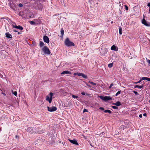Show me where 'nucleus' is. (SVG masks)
Returning a JSON list of instances; mask_svg holds the SVG:
<instances>
[{
	"label": "nucleus",
	"instance_id": "obj_15",
	"mask_svg": "<svg viewBox=\"0 0 150 150\" xmlns=\"http://www.w3.org/2000/svg\"><path fill=\"white\" fill-rule=\"evenodd\" d=\"M46 100L48 101L50 103H51L52 102V99L50 98L49 96H46Z\"/></svg>",
	"mask_w": 150,
	"mask_h": 150
},
{
	"label": "nucleus",
	"instance_id": "obj_24",
	"mask_svg": "<svg viewBox=\"0 0 150 150\" xmlns=\"http://www.w3.org/2000/svg\"><path fill=\"white\" fill-rule=\"evenodd\" d=\"M29 23L33 25H35V22L32 21H30Z\"/></svg>",
	"mask_w": 150,
	"mask_h": 150
},
{
	"label": "nucleus",
	"instance_id": "obj_34",
	"mask_svg": "<svg viewBox=\"0 0 150 150\" xmlns=\"http://www.w3.org/2000/svg\"><path fill=\"white\" fill-rule=\"evenodd\" d=\"M133 92L135 94V95H138V93L137 92L133 91Z\"/></svg>",
	"mask_w": 150,
	"mask_h": 150
},
{
	"label": "nucleus",
	"instance_id": "obj_48",
	"mask_svg": "<svg viewBox=\"0 0 150 150\" xmlns=\"http://www.w3.org/2000/svg\"><path fill=\"white\" fill-rule=\"evenodd\" d=\"M40 7L41 9L42 8V5H40Z\"/></svg>",
	"mask_w": 150,
	"mask_h": 150
},
{
	"label": "nucleus",
	"instance_id": "obj_26",
	"mask_svg": "<svg viewBox=\"0 0 150 150\" xmlns=\"http://www.w3.org/2000/svg\"><path fill=\"white\" fill-rule=\"evenodd\" d=\"M12 93L15 96H17V92L16 91H12Z\"/></svg>",
	"mask_w": 150,
	"mask_h": 150
},
{
	"label": "nucleus",
	"instance_id": "obj_37",
	"mask_svg": "<svg viewBox=\"0 0 150 150\" xmlns=\"http://www.w3.org/2000/svg\"><path fill=\"white\" fill-rule=\"evenodd\" d=\"M85 93L84 92H82L81 93V94L82 95H85Z\"/></svg>",
	"mask_w": 150,
	"mask_h": 150
},
{
	"label": "nucleus",
	"instance_id": "obj_14",
	"mask_svg": "<svg viewBox=\"0 0 150 150\" xmlns=\"http://www.w3.org/2000/svg\"><path fill=\"white\" fill-rule=\"evenodd\" d=\"M13 27L14 28H16L18 29L21 30H22L23 29V28L21 25H18V26L13 25Z\"/></svg>",
	"mask_w": 150,
	"mask_h": 150
},
{
	"label": "nucleus",
	"instance_id": "obj_51",
	"mask_svg": "<svg viewBox=\"0 0 150 150\" xmlns=\"http://www.w3.org/2000/svg\"><path fill=\"white\" fill-rule=\"evenodd\" d=\"M13 31L14 32H18V31L16 30H13Z\"/></svg>",
	"mask_w": 150,
	"mask_h": 150
},
{
	"label": "nucleus",
	"instance_id": "obj_2",
	"mask_svg": "<svg viewBox=\"0 0 150 150\" xmlns=\"http://www.w3.org/2000/svg\"><path fill=\"white\" fill-rule=\"evenodd\" d=\"M45 54H49L50 53V51L47 46H44L42 50Z\"/></svg>",
	"mask_w": 150,
	"mask_h": 150
},
{
	"label": "nucleus",
	"instance_id": "obj_59",
	"mask_svg": "<svg viewBox=\"0 0 150 150\" xmlns=\"http://www.w3.org/2000/svg\"><path fill=\"white\" fill-rule=\"evenodd\" d=\"M149 96H150V95H149Z\"/></svg>",
	"mask_w": 150,
	"mask_h": 150
},
{
	"label": "nucleus",
	"instance_id": "obj_39",
	"mask_svg": "<svg viewBox=\"0 0 150 150\" xmlns=\"http://www.w3.org/2000/svg\"><path fill=\"white\" fill-rule=\"evenodd\" d=\"M143 115L144 116H146L147 115L146 113H144V114H143Z\"/></svg>",
	"mask_w": 150,
	"mask_h": 150
},
{
	"label": "nucleus",
	"instance_id": "obj_44",
	"mask_svg": "<svg viewBox=\"0 0 150 150\" xmlns=\"http://www.w3.org/2000/svg\"><path fill=\"white\" fill-rule=\"evenodd\" d=\"M147 61L150 65V60H148Z\"/></svg>",
	"mask_w": 150,
	"mask_h": 150
},
{
	"label": "nucleus",
	"instance_id": "obj_10",
	"mask_svg": "<svg viewBox=\"0 0 150 150\" xmlns=\"http://www.w3.org/2000/svg\"><path fill=\"white\" fill-rule=\"evenodd\" d=\"M101 50H102L103 51H101L100 52L103 55H105L107 53L108 50L106 48H101Z\"/></svg>",
	"mask_w": 150,
	"mask_h": 150
},
{
	"label": "nucleus",
	"instance_id": "obj_17",
	"mask_svg": "<svg viewBox=\"0 0 150 150\" xmlns=\"http://www.w3.org/2000/svg\"><path fill=\"white\" fill-rule=\"evenodd\" d=\"M71 72L68 71H63L61 73V74H71Z\"/></svg>",
	"mask_w": 150,
	"mask_h": 150
},
{
	"label": "nucleus",
	"instance_id": "obj_18",
	"mask_svg": "<svg viewBox=\"0 0 150 150\" xmlns=\"http://www.w3.org/2000/svg\"><path fill=\"white\" fill-rule=\"evenodd\" d=\"M144 85L143 84H142L141 86H139V85H136L134 86V88H138L139 89H141L144 87Z\"/></svg>",
	"mask_w": 150,
	"mask_h": 150
},
{
	"label": "nucleus",
	"instance_id": "obj_49",
	"mask_svg": "<svg viewBox=\"0 0 150 150\" xmlns=\"http://www.w3.org/2000/svg\"><path fill=\"white\" fill-rule=\"evenodd\" d=\"M16 138L17 139V138H19V137H18V136H17V135H16Z\"/></svg>",
	"mask_w": 150,
	"mask_h": 150
},
{
	"label": "nucleus",
	"instance_id": "obj_56",
	"mask_svg": "<svg viewBox=\"0 0 150 150\" xmlns=\"http://www.w3.org/2000/svg\"><path fill=\"white\" fill-rule=\"evenodd\" d=\"M29 18H31V16H29Z\"/></svg>",
	"mask_w": 150,
	"mask_h": 150
},
{
	"label": "nucleus",
	"instance_id": "obj_35",
	"mask_svg": "<svg viewBox=\"0 0 150 150\" xmlns=\"http://www.w3.org/2000/svg\"><path fill=\"white\" fill-rule=\"evenodd\" d=\"M88 112V111L87 109H84L83 111V113L85 112Z\"/></svg>",
	"mask_w": 150,
	"mask_h": 150
},
{
	"label": "nucleus",
	"instance_id": "obj_40",
	"mask_svg": "<svg viewBox=\"0 0 150 150\" xmlns=\"http://www.w3.org/2000/svg\"><path fill=\"white\" fill-rule=\"evenodd\" d=\"M118 94H119L121 93V91H119L117 93Z\"/></svg>",
	"mask_w": 150,
	"mask_h": 150
},
{
	"label": "nucleus",
	"instance_id": "obj_16",
	"mask_svg": "<svg viewBox=\"0 0 150 150\" xmlns=\"http://www.w3.org/2000/svg\"><path fill=\"white\" fill-rule=\"evenodd\" d=\"M112 104L117 106H119L121 105L120 102L119 101H117L115 103H113Z\"/></svg>",
	"mask_w": 150,
	"mask_h": 150
},
{
	"label": "nucleus",
	"instance_id": "obj_43",
	"mask_svg": "<svg viewBox=\"0 0 150 150\" xmlns=\"http://www.w3.org/2000/svg\"><path fill=\"white\" fill-rule=\"evenodd\" d=\"M147 6L149 7H150V2L148 4Z\"/></svg>",
	"mask_w": 150,
	"mask_h": 150
},
{
	"label": "nucleus",
	"instance_id": "obj_29",
	"mask_svg": "<svg viewBox=\"0 0 150 150\" xmlns=\"http://www.w3.org/2000/svg\"><path fill=\"white\" fill-rule=\"evenodd\" d=\"M49 94L50 96V98H51V99H52V96L53 95V93L50 92V93Z\"/></svg>",
	"mask_w": 150,
	"mask_h": 150
},
{
	"label": "nucleus",
	"instance_id": "obj_23",
	"mask_svg": "<svg viewBox=\"0 0 150 150\" xmlns=\"http://www.w3.org/2000/svg\"><path fill=\"white\" fill-rule=\"evenodd\" d=\"M44 45V43L42 41H40V47H42Z\"/></svg>",
	"mask_w": 150,
	"mask_h": 150
},
{
	"label": "nucleus",
	"instance_id": "obj_1",
	"mask_svg": "<svg viewBox=\"0 0 150 150\" xmlns=\"http://www.w3.org/2000/svg\"><path fill=\"white\" fill-rule=\"evenodd\" d=\"M64 44L66 46L68 47L74 46L75 45L74 43L70 41L68 38H66L65 40Z\"/></svg>",
	"mask_w": 150,
	"mask_h": 150
},
{
	"label": "nucleus",
	"instance_id": "obj_12",
	"mask_svg": "<svg viewBox=\"0 0 150 150\" xmlns=\"http://www.w3.org/2000/svg\"><path fill=\"white\" fill-rule=\"evenodd\" d=\"M6 37L7 38H12V36L9 33L7 32L5 34Z\"/></svg>",
	"mask_w": 150,
	"mask_h": 150
},
{
	"label": "nucleus",
	"instance_id": "obj_31",
	"mask_svg": "<svg viewBox=\"0 0 150 150\" xmlns=\"http://www.w3.org/2000/svg\"><path fill=\"white\" fill-rule=\"evenodd\" d=\"M147 77H143L141 79H142V80H147Z\"/></svg>",
	"mask_w": 150,
	"mask_h": 150
},
{
	"label": "nucleus",
	"instance_id": "obj_45",
	"mask_svg": "<svg viewBox=\"0 0 150 150\" xmlns=\"http://www.w3.org/2000/svg\"><path fill=\"white\" fill-rule=\"evenodd\" d=\"M113 85V83H111V84L110 85V86L111 87H112Z\"/></svg>",
	"mask_w": 150,
	"mask_h": 150
},
{
	"label": "nucleus",
	"instance_id": "obj_7",
	"mask_svg": "<svg viewBox=\"0 0 150 150\" xmlns=\"http://www.w3.org/2000/svg\"><path fill=\"white\" fill-rule=\"evenodd\" d=\"M142 23L146 26H150V23H147L144 19L142 20Z\"/></svg>",
	"mask_w": 150,
	"mask_h": 150
},
{
	"label": "nucleus",
	"instance_id": "obj_55",
	"mask_svg": "<svg viewBox=\"0 0 150 150\" xmlns=\"http://www.w3.org/2000/svg\"><path fill=\"white\" fill-rule=\"evenodd\" d=\"M18 34H19L20 33L19 32H18Z\"/></svg>",
	"mask_w": 150,
	"mask_h": 150
},
{
	"label": "nucleus",
	"instance_id": "obj_33",
	"mask_svg": "<svg viewBox=\"0 0 150 150\" xmlns=\"http://www.w3.org/2000/svg\"><path fill=\"white\" fill-rule=\"evenodd\" d=\"M125 9L126 11H127L128 10V6L126 5H125Z\"/></svg>",
	"mask_w": 150,
	"mask_h": 150
},
{
	"label": "nucleus",
	"instance_id": "obj_41",
	"mask_svg": "<svg viewBox=\"0 0 150 150\" xmlns=\"http://www.w3.org/2000/svg\"><path fill=\"white\" fill-rule=\"evenodd\" d=\"M147 80L148 81H150V78H147Z\"/></svg>",
	"mask_w": 150,
	"mask_h": 150
},
{
	"label": "nucleus",
	"instance_id": "obj_21",
	"mask_svg": "<svg viewBox=\"0 0 150 150\" xmlns=\"http://www.w3.org/2000/svg\"><path fill=\"white\" fill-rule=\"evenodd\" d=\"M61 37H62L64 34V30L63 28H62L61 30Z\"/></svg>",
	"mask_w": 150,
	"mask_h": 150
},
{
	"label": "nucleus",
	"instance_id": "obj_13",
	"mask_svg": "<svg viewBox=\"0 0 150 150\" xmlns=\"http://www.w3.org/2000/svg\"><path fill=\"white\" fill-rule=\"evenodd\" d=\"M27 131L30 133H33V127L28 128L27 129Z\"/></svg>",
	"mask_w": 150,
	"mask_h": 150
},
{
	"label": "nucleus",
	"instance_id": "obj_50",
	"mask_svg": "<svg viewBox=\"0 0 150 150\" xmlns=\"http://www.w3.org/2000/svg\"><path fill=\"white\" fill-rule=\"evenodd\" d=\"M118 94L117 93L115 94V96H117Z\"/></svg>",
	"mask_w": 150,
	"mask_h": 150
},
{
	"label": "nucleus",
	"instance_id": "obj_53",
	"mask_svg": "<svg viewBox=\"0 0 150 150\" xmlns=\"http://www.w3.org/2000/svg\"><path fill=\"white\" fill-rule=\"evenodd\" d=\"M111 87H111L110 86L109 87V88L110 89L111 88Z\"/></svg>",
	"mask_w": 150,
	"mask_h": 150
},
{
	"label": "nucleus",
	"instance_id": "obj_25",
	"mask_svg": "<svg viewBox=\"0 0 150 150\" xmlns=\"http://www.w3.org/2000/svg\"><path fill=\"white\" fill-rule=\"evenodd\" d=\"M72 97L74 98H76L78 100V99L79 98L78 96H75L74 95H72Z\"/></svg>",
	"mask_w": 150,
	"mask_h": 150
},
{
	"label": "nucleus",
	"instance_id": "obj_46",
	"mask_svg": "<svg viewBox=\"0 0 150 150\" xmlns=\"http://www.w3.org/2000/svg\"><path fill=\"white\" fill-rule=\"evenodd\" d=\"M86 85L88 86L89 87H91V86L90 85L88 84H86Z\"/></svg>",
	"mask_w": 150,
	"mask_h": 150
},
{
	"label": "nucleus",
	"instance_id": "obj_22",
	"mask_svg": "<svg viewBox=\"0 0 150 150\" xmlns=\"http://www.w3.org/2000/svg\"><path fill=\"white\" fill-rule=\"evenodd\" d=\"M119 33L120 35H121L122 33V29L121 27L119 28Z\"/></svg>",
	"mask_w": 150,
	"mask_h": 150
},
{
	"label": "nucleus",
	"instance_id": "obj_54",
	"mask_svg": "<svg viewBox=\"0 0 150 150\" xmlns=\"http://www.w3.org/2000/svg\"><path fill=\"white\" fill-rule=\"evenodd\" d=\"M104 132H102V134H104Z\"/></svg>",
	"mask_w": 150,
	"mask_h": 150
},
{
	"label": "nucleus",
	"instance_id": "obj_20",
	"mask_svg": "<svg viewBox=\"0 0 150 150\" xmlns=\"http://www.w3.org/2000/svg\"><path fill=\"white\" fill-rule=\"evenodd\" d=\"M95 0H89V2L90 3V4H94V3H95V2H94V1H95Z\"/></svg>",
	"mask_w": 150,
	"mask_h": 150
},
{
	"label": "nucleus",
	"instance_id": "obj_3",
	"mask_svg": "<svg viewBox=\"0 0 150 150\" xmlns=\"http://www.w3.org/2000/svg\"><path fill=\"white\" fill-rule=\"evenodd\" d=\"M99 97L101 100L105 101H107L109 100H111L112 99V98L110 97L106 96H100Z\"/></svg>",
	"mask_w": 150,
	"mask_h": 150
},
{
	"label": "nucleus",
	"instance_id": "obj_28",
	"mask_svg": "<svg viewBox=\"0 0 150 150\" xmlns=\"http://www.w3.org/2000/svg\"><path fill=\"white\" fill-rule=\"evenodd\" d=\"M89 83H91V84L93 85L96 86V83H93L91 81H89Z\"/></svg>",
	"mask_w": 150,
	"mask_h": 150
},
{
	"label": "nucleus",
	"instance_id": "obj_30",
	"mask_svg": "<svg viewBox=\"0 0 150 150\" xmlns=\"http://www.w3.org/2000/svg\"><path fill=\"white\" fill-rule=\"evenodd\" d=\"M112 108H113L114 109H117L118 108L117 107H116V106H112Z\"/></svg>",
	"mask_w": 150,
	"mask_h": 150
},
{
	"label": "nucleus",
	"instance_id": "obj_42",
	"mask_svg": "<svg viewBox=\"0 0 150 150\" xmlns=\"http://www.w3.org/2000/svg\"><path fill=\"white\" fill-rule=\"evenodd\" d=\"M139 117L140 118H142V114H140L139 115Z\"/></svg>",
	"mask_w": 150,
	"mask_h": 150
},
{
	"label": "nucleus",
	"instance_id": "obj_19",
	"mask_svg": "<svg viewBox=\"0 0 150 150\" xmlns=\"http://www.w3.org/2000/svg\"><path fill=\"white\" fill-rule=\"evenodd\" d=\"M104 112L105 113H108L109 114H111L112 112L110 110H106L104 111Z\"/></svg>",
	"mask_w": 150,
	"mask_h": 150
},
{
	"label": "nucleus",
	"instance_id": "obj_8",
	"mask_svg": "<svg viewBox=\"0 0 150 150\" xmlns=\"http://www.w3.org/2000/svg\"><path fill=\"white\" fill-rule=\"evenodd\" d=\"M44 41L47 43L49 42V39L48 37L46 35L44 36L43 38Z\"/></svg>",
	"mask_w": 150,
	"mask_h": 150
},
{
	"label": "nucleus",
	"instance_id": "obj_4",
	"mask_svg": "<svg viewBox=\"0 0 150 150\" xmlns=\"http://www.w3.org/2000/svg\"><path fill=\"white\" fill-rule=\"evenodd\" d=\"M33 127V133H38L39 134L43 133V130H41V131H38L39 128L38 127Z\"/></svg>",
	"mask_w": 150,
	"mask_h": 150
},
{
	"label": "nucleus",
	"instance_id": "obj_11",
	"mask_svg": "<svg viewBox=\"0 0 150 150\" xmlns=\"http://www.w3.org/2000/svg\"><path fill=\"white\" fill-rule=\"evenodd\" d=\"M111 49L112 50L117 51H118V48L117 47H116L115 45H113L111 47Z\"/></svg>",
	"mask_w": 150,
	"mask_h": 150
},
{
	"label": "nucleus",
	"instance_id": "obj_52",
	"mask_svg": "<svg viewBox=\"0 0 150 150\" xmlns=\"http://www.w3.org/2000/svg\"><path fill=\"white\" fill-rule=\"evenodd\" d=\"M41 130H42L41 129H40V128H39L38 131H41Z\"/></svg>",
	"mask_w": 150,
	"mask_h": 150
},
{
	"label": "nucleus",
	"instance_id": "obj_32",
	"mask_svg": "<svg viewBox=\"0 0 150 150\" xmlns=\"http://www.w3.org/2000/svg\"><path fill=\"white\" fill-rule=\"evenodd\" d=\"M142 81V79H140L139 80V81H137V82H135L134 83L135 84H137L138 83H140V82H141Z\"/></svg>",
	"mask_w": 150,
	"mask_h": 150
},
{
	"label": "nucleus",
	"instance_id": "obj_58",
	"mask_svg": "<svg viewBox=\"0 0 150 150\" xmlns=\"http://www.w3.org/2000/svg\"><path fill=\"white\" fill-rule=\"evenodd\" d=\"M12 9H13V8H12Z\"/></svg>",
	"mask_w": 150,
	"mask_h": 150
},
{
	"label": "nucleus",
	"instance_id": "obj_47",
	"mask_svg": "<svg viewBox=\"0 0 150 150\" xmlns=\"http://www.w3.org/2000/svg\"><path fill=\"white\" fill-rule=\"evenodd\" d=\"M2 94L4 96H6V94L5 93H2Z\"/></svg>",
	"mask_w": 150,
	"mask_h": 150
},
{
	"label": "nucleus",
	"instance_id": "obj_36",
	"mask_svg": "<svg viewBox=\"0 0 150 150\" xmlns=\"http://www.w3.org/2000/svg\"><path fill=\"white\" fill-rule=\"evenodd\" d=\"M18 6L20 7H22V6H23V5L22 4H18Z\"/></svg>",
	"mask_w": 150,
	"mask_h": 150
},
{
	"label": "nucleus",
	"instance_id": "obj_6",
	"mask_svg": "<svg viewBox=\"0 0 150 150\" xmlns=\"http://www.w3.org/2000/svg\"><path fill=\"white\" fill-rule=\"evenodd\" d=\"M74 75H77L79 76H82L85 79H87V76L85 75L84 74L82 73H75L74 74Z\"/></svg>",
	"mask_w": 150,
	"mask_h": 150
},
{
	"label": "nucleus",
	"instance_id": "obj_57",
	"mask_svg": "<svg viewBox=\"0 0 150 150\" xmlns=\"http://www.w3.org/2000/svg\"><path fill=\"white\" fill-rule=\"evenodd\" d=\"M90 145H91V146H92V144H90Z\"/></svg>",
	"mask_w": 150,
	"mask_h": 150
},
{
	"label": "nucleus",
	"instance_id": "obj_5",
	"mask_svg": "<svg viewBox=\"0 0 150 150\" xmlns=\"http://www.w3.org/2000/svg\"><path fill=\"white\" fill-rule=\"evenodd\" d=\"M48 109V110L50 112H52L55 111L57 109V108L56 107L53 106L52 107H47Z\"/></svg>",
	"mask_w": 150,
	"mask_h": 150
},
{
	"label": "nucleus",
	"instance_id": "obj_27",
	"mask_svg": "<svg viewBox=\"0 0 150 150\" xmlns=\"http://www.w3.org/2000/svg\"><path fill=\"white\" fill-rule=\"evenodd\" d=\"M112 66H113V63H110L108 64V67L109 68H111L112 67Z\"/></svg>",
	"mask_w": 150,
	"mask_h": 150
},
{
	"label": "nucleus",
	"instance_id": "obj_38",
	"mask_svg": "<svg viewBox=\"0 0 150 150\" xmlns=\"http://www.w3.org/2000/svg\"><path fill=\"white\" fill-rule=\"evenodd\" d=\"M99 109L101 110H104V108L103 107H100L99 108Z\"/></svg>",
	"mask_w": 150,
	"mask_h": 150
},
{
	"label": "nucleus",
	"instance_id": "obj_9",
	"mask_svg": "<svg viewBox=\"0 0 150 150\" xmlns=\"http://www.w3.org/2000/svg\"><path fill=\"white\" fill-rule=\"evenodd\" d=\"M68 140L71 143L76 145H78L79 144L78 143L77 141L75 139H74L73 140L70 139H69Z\"/></svg>",
	"mask_w": 150,
	"mask_h": 150
}]
</instances>
